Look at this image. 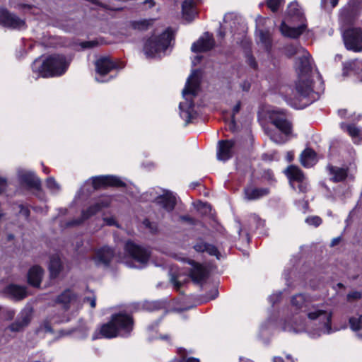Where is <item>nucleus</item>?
Listing matches in <instances>:
<instances>
[{
	"mask_svg": "<svg viewBox=\"0 0 362 362\" xmlns=\"http://www.w3.org/2000/svg\"><path fill=\"white\" fill-rule=\"evenodd\" d=\"M346 48L354 52L362 51V30L360 28L350 26L342 34Z\"/></svg>",
	"mask_w": 362,
	"mask_h": 362,
	"instance_id": "obj_10",
	"label": "nucleus"
},
{
	"mask_svg": "<svg viewBox=\"0 0 362 362\" xmlns=\"http://www.w3.org/2000/svg\"><path fill=\"white\" fill-rule=\"evenodd\" d=\"M112 199L110 196H102L97 199L86 210L82 212V220L76 221L71 224H78L82 221L90 218L96 213L110 206Z\"/></svg>",
	"mask_w": 362,
	"mask_h": 362,
	"instance_id": "obj_14",
	"label": "nucleus"
},
{
	"mask_svg": "<svg viewBox=\"0 0 362 362\" xmlns=\"http://www.w3.org/2000/svg\"><path fill=\"white\" fill-rule=\"evenodd\" d=\"M144 225L146 228H148L151 232L155 233L157 230V226L154 223H152L148 219L144 221Z\"/></svg>",
	"mask_w": 362,
	"mask_h": 362,
	"instance_id": "obj_46",
	"label": "nucleus"
},
{
	"mask_svg": "<svg viewBox=\"0 0 362 362\" xmlns=\"http://www.w3.org/2000/svg\"><path fill=\"white\" fill-rule=\"evenodd\" d=\"M262 158L265 160H274L276 158V155L275 154L269 155L267 153H264L262 156Z\"/></svg>",
	"mask_w": 362,
	"mask_h": 362,
	"instance_id": "obj_53",
	"label": "nucleus"
},
{
	"mask_svg": "<svg viewBox=\"0 0 362 362\" xmlns=\"http://www.w3.org/2000/svg\"><path fill=\"white\" fill-rule=\"evenodd\" d=\"M357 62V60L345 62L343 66L342 75L344 76H348L350 71H353L354 68L356 66Z\"/></svg>",
	"mask_w": 362,
	"mask_h": 362,
	"instance_id": "obj_37",
	"label": "nucleus"
},
{
	"mask_svg": "<svg viewBox=\"0 0 362 362\" xmlns=\"http://www.w3.org/2000/svg\"><path fill=\"white\" fill-rule=\"evenodd\" d=\"M145 3H146V4H148L149 7H151V6H153V0H146V1H145Z\"/></svg>",
	"mask_w": 362,
	"mask_h": 362,
	"instance_id": "obj_61",
	"label": "nucleus"
},
{
	"mask_svg": "<svg viewBox=\"0 0 362 362\" xmlns=\"http://www.w3.org/2000/svg\"><path fill=\"white\" fill-rule=\"evenodd\" d=\"M299 182L298 188H299L300 192H303V193L305 192L308 188V185L307 182H305V180H303L302 182Z\"/></svg>",
	"mask_w": 362,
	"mask_h": 362,
	"instance_id": "obj_49",
	"label": "nucleus"
},
{
	"mask_svg": "<svg viewBox=\"0 0 362 362\" xmlns=\"http://www.w3.org/2000/svg\"><path fill=\"white\" fill-rule=\"evenodd\" d=\"M252 218L255 222H256L257 228L263 227L264 226V221L259 218L257 215H253Z\"/></svg>",
	"mask_w": 362,
	"mask_h": 362,
	"instance_id": "obj_48",
	"label": "nucleus"
},
{
	"mask_svg": "<svg viewBox=\"0 0 362 362\" xmlns=\"http://www.w3.org/2000/svg\"><path fill=\"white\" fill-rule=\"evenodd\" d=\"M132 317L127 314L117 313L112 316L107 323L103 325L99 332H95L93 339L101 337L111 339L117 337H127L133 330Z\"/></svg>",
	"mask_w": 362,
	"mask_h": 362,
	"instance_id": "obj_4",
	"label": "nucleus"
},
{
	"mask_svg": "<svg viewBox=\"0 0 362 362\" xmlns=\"http://www.w3.org/2000/svg\"><path fill=\"white\" fill-rule=\"evenodd\" d=\"M90 183L93 189L105 187H122L124 185L123 181L118 177L114 175H100L93 177L86 184Z\"/></svg>",
	"mask_w": 362,
	"mask_h": 362,
	"instance_id": "obj_13",
	"label": "nucleus"
},
{
	"mask_svg": "<svg viewBox=\"0 0 362 362\" xmlns=\"http://www.w3.org/2000/svg\"><path fill=\"white\" fill-rule=\"evenodd\" d=\"M40 329H44L45 332H47L52 331L51 327L49 326V325L48 323H45Z\"/></svg>",
	"mask_w": 362,
	"mask_h": 362,
	"instance_id": "obj_56",
	"label": "nucleus"
},
{
	"mask_svg": "<svg viewBox=\"0 0 362 362\" xmlns=\"http://www.w3.org/2000/svg\"><path fill=\"white\" fill-rule=\"evenodd\" d=\"M273 361L274 362H284L283 358L278 356L274 357Z\"/></svg>",
	"mask_w": 362,
	"mask_h": 362,
	"instance_id": "obj_60",
	"label": "nucleus"
},
{
	"mask_svg": "<svg viewBox=\"0 0 362 362\" xmlns=\"http://www.w3.org/2000/svg\"><path fill=\"white\" fill-rule=\"evenodd\" d=\"M123 66V64H120L118 66L108 57H102L95 62V80L100 83L107 82L110 78H106L105 75L114 69H122Z\"/></svg>",
	"mask_w": 362,
	"mask_h": 362,
	"instance_id": "obj_12",
	"label": "nucleus"
},
{
	"mask_svg": "<svg viewBox=\"0 0 362 362\" xmlns=\"http://www.w3.org/2000/svg\"><path fill=\"white\" fill-rule=\"evenodd\" d=\"M272 124L279 132H270L268 134L270 139L276 144H284L293 136L292 125L286 119L284 112L277 110H272L269 115Z\"/></svg>",
	"mask_w": 362,
	"mask_h": 362,
	"instance_id": "obj_7",
	"label": "nucleus"
},
{
	"mask_svg": "<svg viewBox=\"0 0 362 362\" xmlns=\"http://www.w3.org/2000/svg\"><path fill=\"white\" fill-rule=\"evenodd\" d=\"M328 170L330 179L334 182L342 181L347 176V170L346 168L337 166H329Z\"/></svg>",
	"mask_w": 362,
	"mask_h": 362,
	"instance_id": "obj_30",
	"label": "nucleus"
},
{
	"mask_svg": "<svg viewBox=\"0 0 362 362\" xmlns=\"http://www.w3.org/2000/svg\"><path fill=\"white\" fill-rule=\"evenodd\" d=\"M300 160L305 168H310L317 162L316 154L312 149L306 148L302 152Z\"/></svg>",
	"mask_w": 362,
	"mask_h": 362,
	"instance_id": "obj_28",
	"label": "nucleus"
},
{
	"mask_svg": "<svg viewBox=\"0 0 362 362\" xmlns=\"http://www.w3.org/2000/svg\"><path fill=\"white\" fill-rule=\"evenodd\" d=\"M250 63L251 66H252L253 67L256 66V63L253 59H252V58L250 59Z\"/></svg>",
	"mask_w": 362,
	"mask_h": 362,
	"instance_id": "obj_64",
	"label": "nucleus"
},
{
	"mask_svg": "<svg viewBox=\"0 0 362 362\" xmlns=\"http://www.w3.org/2000/svg\"><path fill=\"white\" fill-rule=\"evenodd\" d=\"M268 193L267 188H257L250 186L245 189V198L247 200H254L266 196Z\"/></svg>",
	"mask_w": 362,
	"mask_h": 362,
	"instance_id": "obj_27",
	"label": "nucleus"
},
{
	"mask_svg": "<svg viewBox=\"0 0 362 362\" xmlns=\"http://www.w3.org/2000/svg\"><path fill=\"white\" fill-rule=\"evenodd\" d=\"M0 24L12 29L21 30L25 28L24 20L4 8L0 9Z\"/></svg>",
	"mask_w": 362,
	"mask_h": 362,
	"instance_id": "obj_15",
	"label": "nucleus"
},
{
	"mask_svg": "<svg viewBox=\"0 0 362 362\" xmlns=\"http://www.w3.org/2000/svg\"><path fill=\"white\" fill-rule=\"evenodd\" d=\"M185 362H199V360L194 357H189L185 359Z\"/></svg>",
	"mask_w": 362,
	"mask_h": 362,
	"instance_id": "obj_57",
	"label": "nucleus"
},
{
	"mask_svg": "<svg viewBox=\"0 0 362 362\" xmlns=\"http://www.w3.org/2000/svg\"><path fill=\"white\" fill-rule=\"evenodd\" d=\"M234 141L233 140L220 141L218 142L217 158L221 161H226L231 158Z\"/></svg>",
	"mask_w": 362,
	"mask_h": 362,
	"instance_id": "obj_20",
	"label": "nucleus"
},
{
	"mask_svg": "<svg viewBox=\"0 0 362 362\" xmlns=\"http://www.w3.org/2000/svg\"><path fill=\"white\" fill-rule=\"evenodd\" d=\"M244 30L245 25L242 18L235 13H228L224 16L218 34L220 36L224 37L228 33L235 35L243 32Z\"/></svg>",
	"mask_w": 362,
	"mask_h": 362,
	"instance_id": "obj_9",
	"label": "nucleus"
},
{
	"mask_svg": "<svg viewBox=\"0 0 362 362\" xmlns=\"http://www.w3.org/2000/svg\"><path fill=\"white\" fill-rule=\"evenodd\" d=\"M305 18L303 11L296 1L291 2L287 8V13L281 25L283 35L291 38L299 37L305 30Z\"/></svg>",
	"mask_w": 362,
	"mask_h": 362,
	"instance_id": "obj_5",
	"label": "nucleus"
},
{
	"mask_svg": "<svg viewBox=\"0 0 362 362\" xmlns=\"http://www.w3.org/2000/svg\"><path fill=\"white\" fill-rule=\"evenodd\" d=\"M76 298V295L71 289H66L58 296L57 302L66 308L69 305L75 303Z\"/></svg>",
	"mask_w": 362,
	"mask_h": 362,
	"instance_id": "obj_29",
	"label": "nucleus"
},
{
	"mask_svg": "<svg viewBox=\"0 0 362 362\" xmlns=\"http://www.w3.org/2000/svg\"><path fill=\"white\" fill-rule=\"evenodd\" d=\"M173 38L170 29L165 30L160 35L151 36L146 42L144 51L148 58L161 57L165 54Z\"/></svg>",
	"mask_w": 362,
	"mask_h": 362,
	"instance_id": "obj_8",
	"label": "nucleus"
},
{
	"mask_svg": "<svg viewBox=\"0 0 362 362\" xmlns=\"http://www.w3.org/2000/svg\"><path fill=\"white\" fill-rule=\"evenodd\" d=\"M32 317V310L26 308L21 310L16 320L10 325L11 331L18 332L26 327L30 322Z\"/></svg>",
	"mask_w": 362,
	"mask_h": 362,
	"instance_id": "obj_17",
	"label": "nucleus"
},
{
	"mask_svg": "<svg viewBox=\"0 0 362 362\" xmlns=\"http://www.w3.org/2000/svg\"><path fill=\"white\" fill-rule=\"evenodd\" d=\"M357 62V60L345 62L343 66L342 75L344 76H348L350 71H353L354 68L356 66Z\"/></svg>",
	"mask_w": 362,
	"mask_h": 362,
	"instance_id": "obj_38",
	"label": "nucleus"
},
{
	"mask_svg": "<svg viewBox=\"0 0 362 362\" xmlns=\"http://www.w3.org/2000/svg\"><path fill=\"white\" fill-rule=\"evenodd\" d=\"M257 37L264 48L268 50L271 47V37L269 31L258 30L257 31Z\"/></svg>",
	"mask_w": 362,
	"mask_h": 362,
	"instance_id": "obj_34",
	"label": "nucleus"
},
{
	"mask_svg": "<svg viewBox=\"0 0 362 362\" xmlns=\"http://www.w3.org/2000/svg\"><path fill=\"white\" fill-rule=\"evenodd\" d=\"M155 202L163 207L166 211L173 210L176 204V197L171 192H165L162 195L155 199Z\"/></svg>",
	"mask_w": 362,
	"mask_h": 362,
	"instance_id": "obj_21",
	"label": "nucleus"
},
{
	"mask_svg": "<svg viewBox=\"0 0 362 362\" xmlns=\"http://www.w3.org/2000/svg\"><path fill=\"white\" fill-rule=\"evenodd\" d=\"M281 297V292L279 291L273 293L269 297V300L274 305L276 303L279 302Z\"/></svg>",
	"mask_w": 362,
	"mask_h": 362,
	"instance_id": "obj_45",
	"label": "nucleus"
},
{
	"mask_svg": "<svg viewBox=\"0 0 362 362\" xmlns=\"http://www.w3.org/2000/svg\"><path fill=\"white\" fill-rule=\"evenodd\" d=\"M6 293L16 300H21L27 296L26 288L24 286L11 284L5 289Z\"/></svg>",
	"mask_w": 362,
	"mask_h": 362,
	"instance_id": "obj_26",
	"label": "nucleus"
},
{
	"mask_svg": "<svg viewBox=\"0 0 362 362\" xmlns=\"http://www.w3.org/2000/svg\"><path fill=\"white\" fill-rule=\"evenodd\" d=\"M44 271L39 266L32 267L28 273V283L35 287H38L40 285Z\"/></svg>",
	"mask_w": 362,
	"mask_h": 362,
	"instance_id": "obj_24",
	"label": "nucleus"
},
{
	"mask_svg": "<svg viewBox=\"0 0 362 362\" xmlns=\"http://www.w3.org/2000/svg\"><path fill=\"white\" fill-rule=\"evenodd\" d=\"M193 248L198 252H206L209 255L215 256L217 259H221V253L217 247L208 243L204 242L203 240H199L194 245Z\"/></svg>",
	"mask_w": 362,
	"mask_h": 362,
	"instance_id": "obj_22",
	"label": "nucleus"
},
{
	"mask_svg": "<svg viewBox=\"0 0 362 362\" xmlns=\"http://www.w3.org/2000/svg\"><path fill=\"white\" fill-rule=\"evenodd\" d=\"M233 87L237 91L242 90L247 92L250 88V83L247 80H241L240 81H239L238 87L235 84L233 85Z\"/></svg>",
	"mask_w": 362,
	"mask_h": 362,
	"instance_id": "obj_41",
	"label": "nucleus"
},
{
	"mask_svg": "<svg viewBox=\"0 0 362 362\" xmlns=\"http://www.w3.org/2000/svg\"><path fill=\"white\" fill-rule=\"evenodd\" d=\"M240 103H238L233 108L232 119H234L235 115L240 111Z\"/></svg>",
	"mask_w": 362,
	"mask_h": 362,
	"instance_id": "obj_52",
	"label": "nucleus"
},
{
	"mask_svg": "<svg viewBox=\"0 0 362 362\" xmlns=\"http://www.w3.org/2000/svg\"><path fill=\"white\" fill-rule=\"evenodd\" d=\"M19 208H20V211H19V213L23 216H24L25 218H28L29 216V214H30V211L29 209L25 207V206H23L22 205H20L19 206Z\"/></svg>",
	"mask_w": 362,
	"mask_h": 362,
	"instance_id": "obj_47",
	"label": "nucleus"
},
{
	"mask_svg": "<svg viewBox=\"0 0 362 362\" xmlns=\"http://www.w3.org/2000/svg\"><path fill=\"white\" fill-rule=\"evenodd\" d=\"M214 45V40L209 33H204L196 42L192 45V51L194 52H206Z\"/></svg>",
	"mask_w": 362,
	"mask_h": 362,
	"instance_id": "obj_18",
	"label": "nucleus"
},
{
	"mask_svg": "<svg viewBox=\"0 0 362 362\" xmlns=\"http://www.w3.org/2000/svg\"><path fill=\"white\" fill-rule=\"evenodd\" d=\"M287 177H288L291 185L293 186V181L302 182L305 180L303 172L296 166L291 165L285 171Z\"/></svg>",
	"mask_w": 362,
	"mask_h": 362,
	"instance_id": "obj_31",
	"label": "nucleus"
},
{
	"mask_svg": "<svg viewBox=\"0 0 362 362\" xmlns=\"http://www.w3.org/2000/svg\"><path fill=\"white\" fill-rule=\"evenodd\" d=\"M62 265L58 255L51 257L49 264V270L52 278L57 277L62 271Z\"/></svg>",
	"mask_w": 362,
	"mask_h": 362,
	"instance_id": "obj_32",
	"label": "nucleus"
},
{
	"mask_svg": "<svg viewBox=\"0 0 362 362\" xmlns=\"http://www.w3.org/2000/svg\"><path fill=\"white\" fill-rule=\"evenodd\" d=\"M305 222L308 225L318 226L321 224L322 220L319 216H310L305 219Z\"/></svg>",
	"mask_w": 362,
	"mask_h": 362,
	"instance_id": "obj_44",
	"label": "nucleus"
},
{
	"mask_svg": "<svg viewBox=\"0 0 362 362\" xmlns=\"http://www.w3.org/2000/svg\"><path fill=\"white\" fill-rule=\"evenodd\" d=\"M104 221L108 226H118L114 218H104Z\"/></svg>",
	"mask_w": 362,
	"mask_h": 362,
	"instance_id": "obj_51",
	"label": "nucleus"
},
{
	"mask_svg": "<svg viewBox=\"0 0 362 362\" xmlns=\"http://www.w3.org/2000/svg\"><path fill=\"white\" fill-rule=\"evenodd\" d=\"M286 54L297 55L296 62L298 79L291 95H286L287 103L296 109H303L314 100L312 87V60L307 50L300 45H288L286 48Z\"/></svg>",
	"mask_w": 362,
	"mask_h": 362,
	"instance_id": "obj_2",
	"label": "nucleus"
},
{
	"mask_svg": "<svg viewBox=\"0 0 362 362\" xmlns=\"http://www.w3.org/2000/svg\"><path fill=\"white\" fill-rule=\"evenodd\" d=\"M201 58H202V57H201V56L197 55V56L194 58V59L192 61V64H193L194 65H196V64H197V63H198V62L200 61Z\"/></svg>",
	"mask_w": 362,
	"mask_h": 362,
	"instance_id": "obj_59",
	"label": "nucleus"
},
{
	"mask_svg": "<svg viewBox=\"0 0 362 362\" xmlns=\"http://www.w3.org/2000/svg\"><path fill=\"white\" fill-rule=\"evenodd\" d=\"M199 0H185L182 4V16L187 22L192 21L197 14L195 5Z\"/></svg>",
	"mask_w": 362,
	"mask_h": 362,
	"instance_id": "obj_23",
	"label": "nucleus"
},
{
	"mask_svg": "<svg viewBox=\"0 0 362 362\" xmlns=\"http://www.w3.org/2000/svg\"><path fill=\"white\" fill-rule=\"evenodd\" d=\"M96 44H97V42L95 41H87V42H82L81 47L83 48H90V47H93L94 46H95Z\"/></svg>",
	"mask_w": 362,
	"mask_h": 362,
	"instance_id": "obj_50",
	"label": "nucleus"
},
{
	"mask_svg": "<svg viewBox=\"0 0 362 362\" xmlns=\"http://www.w3.org/2000/svg\"><path fill=\"white\" fill-rule=\"evenodd\" d=\"M200 83L199 72L197 70L192 71L187 78L185 88L182 90L184 101L180 103V117L187 124L194 117V104L192 97L198 92Z\"/></svg>",
	"mask_w": 362,
	"mask_h": 362,
	"instance_id": "obj_6",
	"label": "nucleus"
},
{
	"mask_svg": "<svg viewBox=\"0 0 362 362\" xmlns=\"http://www.w3.org/2000/svg\"><path fill=\"white\" fill-rule=\"evenodd\" d=\"M114 255V250L111 247L105 245L94 250L92 259L96 265L107 266Z\"/></svg>",
	"mask_w": 362,
	"mask_h": 362,
	"instance_id": "obj_16",
	"label": "nucleus"
},
{
	"mask_svg": "<svg viewBox=\"0 0 362 362\" xmlns=\"http://www.w3.org/2000/svg\"><path fill=\"white\" fill-rule=\"evenodd\" d=\"M293 156H294V155H293V152H291V151L288 152L287 155H286V158H287L288 161H289V162L291 161L293 159Z\"/></svg>",
	"mask_w": 362,
	"mask_h": 362,
	"instance_id": "obj_58",
	"label": "nucleus"
},
{
	"mask_svg": "<svg viewBox=\"0 0 362 362\" xmlns=\"http://www.w3.org/2000/svg\"><path fill=\"white\" fill-rule=\"evenodd\" d=\"M218 296V291L216 289H215L214 291H213V296L211 298V299H214L215 298H216Z\"/></svg>",
	"mask_w": 362,
	"mask_h": 362,
	"instance_id": "obj_62",
	"label": "nucleus"
},
{
	"mask_svg": "<svg viewBox=\"0 0 362 362\" xmlns=\"http://www.w3.org/2000/svg\"><path fill=\"white\" fill-rule=\"evenodd\" d=\"M6 182L4 179L0 177V194L5 189Z\"/></svg>",
	"mask_w": 362,
	"mask_h": 362,
	"instance_id": "obj_54",
	"label": "nucleus"
},
{
	"mask_svg": "<svg viewBox=\"0 0 362 362\" xmlns=\"http://www.w3.org/2000/svg\"><path fill=\"white\" fill-rule=\"evenodd\" d=\"M46 186L52 193L56 194L60 191V185L52 177L47 179Z\"/></svg>",
	"mask_w": 362,
	"mask_h": 362,
	"instance_id": "obj_36",
	"label": "nucleus"
},
{
	"mask_svg": "<svg viewBox=\"0 0 362 362\" xmlns=\"http://www.w3.org/2000/svg\"><path fill=\"white\" fill-rule=\"evenodd\" d=\"M170 281L176 288H179L182 285V282L185 280V277L182 279L180 273L175 274L172 271L170 272Z\"/></svg>",
	"mask_w": 362,
	"mask_h": 362,
	"instance_id": "obj_39",
	"label": "nucleus"
},
{
	"mask_svg": "<svg viewBox=\"0 0 362 362\" xmlns=\"http://www.w3.org/2000/svg\"><path fill=\"white\" fill-rule=\"evenodd\" d=\"M349 325L351 329L355 332L362 330V315L356 314L349 317Z\"/></svg>",
	"mask_w": 362,
	"mask_h": 362,
	"instance_id": "obj_33",
	"label": "nucleus"
},
{
	"mask_svg": "<svg viewBox=\"0 0 362 362\" xmlns=\"http://www.w3.org/2000/svg\"><path fill=\"white\" fill-rule=\"evenodd\" d=\"M291 308L293 313L284 320V331L305 332L311 338L317 339L337 330L332 327L334 309L328 303L315 304L310 295L298 293L291 297Z\"/></svg>",
	"mask_w": 362,
	"mask_h": 362,
	"instance_id": "obj_1",
	"label": "nucleus"
},
{
	"mask_svg": "<svg viewBox=\"0 0 362 362\" xmlns=\"http://www.w3.org/2000/svg\"><path fill=\"white\" fill-rule=\"evenodd\" d=\"M340 126L342 130L349 134L355 144H359L362 141V127L358 128L354 125L344 123H341Z\"/></svg>",
	"mask_w": 362,
	"mask_h": 362,
	"instance_id": "obj_25",
	"label": "nucleus"
},
{
	"mask_svg": "<svg viewBox=\"0 0 362 362\" xmlns=\"http://www.w3.org/2000/svg\"><path fill=\"white\" fill-rule=\"evenodd\" d=\"M283 0H267V5L272 11H276L278 10Z\"/></svg>",
	"mask_w": 362,
	"mask_h": 362,
	"instance_id": "obj_43",
	"label": "nucleus"
},
{
	"mask_svg": "<svg viewBox=\"0 0 362 362\" xmlns=\"http://www.w3.org/2000/svg\"><path fill=\"white\" fill-rule=\"evenodd\" d=\"M240 362H252L250 360L245 358H240Z\"/></svg>",
	"mask_w": 362,
	"mask_h": 362,
	"instance_id": "obj_63",
	"label": "nucleus"
},
{
	"mask_svg": "<svg viewBox=\"0 0 362 362\" xmlns=\"http://www.w3.org/2000/svg\"><path fill=\"white\" fill-rule=\"evenodd\" d=\"M125 250L129 256L136 262L139 265H131L130 267H143L148 261L150 257V251L132 241H127L125 245Z\"/></svg>",
	"mask_w": 362,
	"mask_h": 362,
	"instance_id": "obj_11",
	"label": "nucleus"
},
{
	"mask_svg": "<svg viewBox=\"0 0 362 362\" xmlns=\"http://www.w3.org/2000/svg\"><path fill=\"white\" fill-rule=\"evenodd\" d=\"M86 300L88 301L90 303L91 308L95 307V297H88L86 298Z\"/></svg>",
	"mask_w": 362,
	"mask_h": 362,
	"instance_id": "obj_55",
	"label": "nucleus"
},
{
	"mask_svg": "<svg viewBox=\"0 0 362 362\" xmlns=\"http://www.w3.org/2000/svg\"><path fill=\"white\" fill-rule=\"evenodd\" d=\"M190 267L189 276L195 282H200L204 280L207 276L206 269L201 264H199L194 260H188Z\"/></svg>",
	"mask_w": 362,
	"mask_h": 362,
	"instance_id": "obj_19",
	"label": "nucleus"
},
{
	"mask_svg": "<svg viewBox=\"0 0 362 362\" xmlns=\"http://www.w3.org/2000/svg\"><path fill=\"white\" fill-rule=\"evenodd\" d=\"M362 298V292L358 291H353L349 292L346 296V300L349 303H353Z\"/></svg>",
	"mask_w": 362,
	"mask_h": 362,
	"instance_id": "obj_40",
	"label": "nucleus"
},
{
	"mask_svg": "<svg viewBox=\"0 0 362 362\" xmlns=\"http://www.w3.org/2000/svg\"><path fill=\"white\" fill-rule=\"evenodd\" d=\"M23 180L33 187L38 188L40 185V180L33 173L26 175Z\"/></svg>",
	"mask_w": 362,
	"mask_h": 362,
	"instance_id": "obj_35",
	"label": "nucleus"
},
{
	"mask_svg": "<svg viewBox=\"0 0 362 362\" xmlns=\"http://www.w3.org/2000/svg\"><path fill=\"white\" fill-rule=\"evenodd\" d=\"M70 64V59L62 54H52L47 58L36 59L32 64L33 77H53L64 74Z\"/></svg>",
	"mask_w": 362,
	"mask_h": 362,
	"instance_id": "obj_3",
	"label": "nucleus"
},
{
	"mask_svg": "<svg viewBox=\"0 0 362 362\" xmlns=\"http://www.w3.org/2000/svg\"><path fill=\"white\" fill-rule=\"evenodd\" d=\"M339 0H322V7L326 10L332 9L338 4Z\"/></svg>",
	"mask_w": 362,
	"mask_h": 362,
	"instance_id": "obj_42",
	"label": "nucleus"
}]
</instances>
